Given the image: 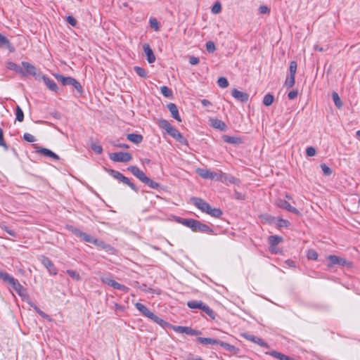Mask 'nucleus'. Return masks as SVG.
Instances as JSON below:
<instances>
[{
    "mask_svg": "<svg viewBox=\"0 0 360 360\" xmlns=\"http://www.w3.org/2000/svg\"><path fill=\"white\" fill-rule=\"evenodd\" d=\"M179 221L190 228L194 232L207 233L210 234H214V231L208 225L200 222L198 220L193 219H183L179 218Z\"/></svg>",
    "mask_w": 360,
    "mask_h": 360,
    "instance_id": "obj_1",
    "label": "nucleus"
},
{
    "mask_svg": "<svg viewBox=\"0 0 360 360\" xmlns=\"http://www.w3.org/2000/svg\"><path fill=\"white\" fill-rule=\"evenodd\" d=\"M54 77L57 80L60 81L63 85H71L80 95L83 93V89L81 84L75 79L71 77H65L59 74H55Z\"/></svg>",
    "mask_w": 360,
    "mask_h": 360,
    "instance_id": "obj_2",
    "label": "nucleus"
},
{
    "mask_svg": "<svg viewBox=\"0 0 360 360\" xmlns=\"http://www.w3.org/2000/svg\"><path fill=\"white\" fill-rule=\"evenodd\" d=\"M105 170L115 179L118 180L120 182H122L124 184L128 185L134 191H138V188L136 186V185L131 182L127 177L124 176L120 172L108 168H105Z\"/></svg>",
    "mask_w": 360,
    "mask_h": 360,
    "instance_id": "obj_3",
    "label": "nucleus"
},
{
    "mask_svg": "<svg viewBox=\"0 0 360 360\" xmlns=\"http://www.w3.org/2000/svg\"><path fill=\"white\" fill-rule=\"evenodd\" d=\"M100 279L103 283L113 288L114 289L120 290L125 292H127L129 290L128 287L117 283L113 280L110 275H102L101 276Z\"/></svg>",
    "mask_w": 360,
    "mask_h": 360,
    "instance_id": "obj_4",
    "label": "nucleus"
},
{
    "mask_svg": "<svg viewBox=\"0 0 360 360\" xmlns=\"http://www.w3.org/2000/svg\"><path fill=\"white\" fill-rule=\"evenodd\" d=\"M110 158L114 162H127L132 159V155L129 153L117 152L110 153Z\"/></svg>",
    "mask_w": 360,
    "mask_h": 360,
    "instance_id": "obj_5",
    "label": "nucleus"
},
{
    "mask_svg": "<svg viewBox=\"0 0 360 360\" xmlns=\"http://www.w3.org/2000/svg\"><path fill=\"white\" fill-rule=\"evenodd\" d=\"M275 204L279 208L286 210L288 212H290L295 214H300L299 210L297 208H295V207H292V205H290V204L285 200L278 198L276 200Z\"/></svg>",
    "mask_w": 360,
    "mask_h": 360,
    "instance_id": "obj_6",
    "label": "nucleus"
},
{
    "mask_svg": "<svg viewBox=\"0 0 360 360\" xmlns=\"http://www.w3.org/2000/svg\"><path fill=\"white\" fill-rule=\"evenodd\" d=\"M328 259L330 263V264H328V267H330L335 264L340 265L342 266H350L352 264L350 262L346 260L344 258L336 256V255H329Z\"/></svg>",
    "mask_w": 360,
    "mask_h": 360,
    "instance_id": "obj_7",
    "label": "nucleus"
},
{
    "mask_svg": "<svg viewBox=\"0 0 360 360\" xmlns=\"http://www.w3.org/2000/svg\"><path fill=\"white\" fill-rule=\"evenodd\" d=\"M173 329L175 332L178 333H185L186 335H199L201 334L200 330H194L191 328V327L188 326H173Z\"/></svg>",
    "mask_w": 360,
    "mask_h": 360,
    "instance_id": "obj_8",
    "label": "nucleus"
},
{
    "mask_svg": "<svg viewBox=\"0 0 360 360\" xmlns=\"http://www.w3.org/2000/svg\"><path fill=\"white\" fill-rule=\"evenodd\" d=\"M196 173L203 179H219L218 174L213 172L210 169L198 168Z\"/></svg>",
    "mask_w": 360,
    "mask_h": 360,
    "instance_id": "obj_9",
    "label": "nucleus"
},
{
    "mask_svg": "<svg viewBox=\"0 0 360 360\" xmlns=\"http://www.w3.org/2000/svg\"><path fill=\"white\" fill-rule=\"evenodd\" d=\"M191 201L195 206H196L199 210H200L203 212L207 213V212L210 209V205L202 198L193 197L191 198Z\"/></svg>",
    "mask_w": 360,
    "mask_h": 360,
    "instance_id": "obj_10",
    "label": "nucleus"
},
{
    "mask_svg": "<svg viewBox=\"0 0 360 360\" xmlns=\"http://www.w3.org/2000/svg\"><path fill=\"white\" fill-rule=\"evenodd\" d=\"M22 69L25 71L24 74H21L22 75L26 76L27 75H32L36 77L37 79H39L40 75L37 74V70L34 65L27 62L23 61L22 62Z\"/></svg>",
    "mask_w": 360,
    "mask_h": 360,
    "instance_id": "obj_11",
    "label": "nucleus"
},
{
    "mask_svg": "<svg viewBox=\"0 0 360 360\" xmlns=\"http://www.w3.org/2000/svg\"><path fill=\"white\" fill-rule=\"evenodd\" d=\"M33 146L36 149V152L37 153H39L41 155L46 156V157H50L56 160H59V156L58 155H56V153H54L51 150L46 148L39 147L35 144H34Z\"/></svg>",
    "mask_w": 360,
    "mask_h": 360,
    "instance_id": "obj_12",
    "label": "nucleus"
},
{
    "mask_svg": "<svg viewBox=\"0 0 360 360\" xmlns=\"http://www.w3.org/2000/svg\"><path fill=\"white\" fill-rule=\"evenodd\" d=\"M242 336L245 339L250 340L254 343H256L262 347H266V348L269 347V345L266 342H264L262 339H261L257 336H255L253 335L248 334V333H243Z\"/></svg>",
    "mask_w": 360,
    "mask_h": 360,
    "instance_id": "obj_13",
    "label": "nucleus"
},
{
    "mask_svg": "<svg viewBox=\"0 0 360 360\" xmlns=\"http://www.w3.org/2000/svg\"><path fill=\"white\" fill-rule=\"evenodd\" d=\"M127 169L142 182H143L147 177L145 173L136 166H129Z\"/></svg>",
    "mask_w": 360,
    "mask_h": 360,
    "instance_id": "obj_14",
    "label": "nucleus"
},
{
    "mask_svg": "<svg viewBox=\"0 0 360 360\" xmlns=\"http://www.w3.org/2000/svg\"><path fill=\"white\" fill-rule=\"evenodd\" d=\"M231 95L236 99L241 102H246L249 98V95L247 93L238 91L236 89L232 90Z\"/></svg>",
    "mask_w": 360,
    "mask_h": 360,
    "instance_id": "obj_15",
    "label": "nucleus"
},
{
    "mask_svg": "<svg viewBox=\"0 0 360 360\" xmlns=\"http://www.w3.org/2000/svg\"><path fill=\"white\" fill-rule=\"evenodd\" d=\"M167 109L170 112L172 117L178 122H181V117L179 114V110L176 104L170 103L167 104Z\"/></svg>",
    "mask_w": 360,
    "mask_h": 360,
    "instance_id": "obj_16",
    "label": "nucleus"
},
{
    "mask_svg": "<svg viewBox=\"0 0 360 360\" xmlns=\"http://www.w3.org/2000/svg\"><path fill=\"white\" fill-rule=\"evenodd\" d=\"M42 264L49 270L51 274H56V269L52 262L46 257L42 256L41 259Z\"/></svg>",
    "mask_w": 360,
    "mask_h": 360,
    "instance_id": "obj_17",
    "label": "nucleus"
},
{
    "mask_svg": "<svg viewBox=\"0 0 360 360\" xmlns=\"http://www.w3.org/2000/svg\"><path fill=\"white\" fill-rule=\"evenodd\" d=\"M167 133L181 143L185 141L182 134L173 126Z\"/></svg>",
    "mask_w": 360,
    "mask_h": 360,
    "instance_id": "obj_18",
    "label": "nucleus"
},
{
    "mask_svg": "<svg viewBox=\"0 0 360 360\" xmlns=\"http://www.w3.org/2000/svg\"><path fill=\"white\" fill-rule=\"evenodd\" d=\"M143 51L147 56V60L149 63H153L155 60V56L149 44H145L143 46Z\"/></svg>",
    "mask_w": 360,
    "mask_h": 360,
    "instance_id": "obj_19",
    "label": "nucleus"
},
{
    "mask_svg": "<svg viewBox=\"0 0 360 360\" xmlns=\"http://www.w3.org/2000/svg\"><path fill=\"white\" fill-rule=\"evenodd\" d=\"M210 124L212 127L219 129L220 131H225L226 129V124L221 120L217 118L210 119Z\"/></svg>",
    "mask_w": 360,
    "mask_h": 360,
    "instance_id": "obj_20",
    "label": "nucleus"
},
{
    "mask_svg": "<svg viewBox=\"0 0 360 360\" xmlns=\"http://www.w3.org/2000/svg\"><path fill=\"white\" fill-rule=\"evenodd\" d=\"M0 48L1 49L6 48L11 52H13L15 50L13 46L11 45V42L9 41V40L5 36L1 34V33H0Z\"/></svg>",
    "mask_w": 360,
    "mask_h": 360,
    "instance_id": "obj_21",
    "label": "nucleus"
},
{
    "mask_svg": "<svg viewBox=\"0 0 360 360\" xmlns=\"http://www.w3.org/2000/svg\"><path fill=\"white\" fill-rule=\"evenodd\" d=\"M135 307L142 314V315H143L144 316H146L148 319L153 314V312L150 311L145 305H143L141 303L136 302L135 304Z\"/></svg>",
    "mask_w": 360,
    "mask_h": 360,
    "instance_id": "obj_22",
    "label": "nucleus"
},
{
    "mask_svg": "<svg viewBox=\"0 0 360 360\" xmlns=\"http://www.w3.org/2000/svg\"><path fill=\"white\" fill-rule=\"evenodd\" d=\"M6 66L8 69L11 70H13L14 72L19 73V74H24L25 71L22 69V67L19 66L16 63L12 62V61H7L6 63Z\"/></svg>",
    "mask_w": 360,
    "mask_h": 360,
    "instance_id": "obj_23",
    "label": "nucleus"
},
{
    "mask_svg": "<svg viewBox=\"0 0 360 360\" xmlns=\"http://www.w3.org/2000/svg\"><path fill=\"white\" fill-rule=\"evenodd\" d=\"M94 244L96 246H97L98 248L105 250L106 252H112L114 250L111 245L106 244L103 240H100L96 238Z\"/></svg>",
    "mask_w": 360,
    "mask_h": 360,
    "instance_id": "obj_24",
    "label": "nucleus"
},
{
    "mask_svg": "<svg viewBox=\"0 0 360 360\" xmlns=\"http://www.w3.org/2000/svg\"><path fill=\"white\" fill-rule=\"evenodd\" d=\"M41 78L50 90L55 92L57 91L58 86L54 82V81L51 80L50 78L45 75H41Z\"/></svg>",
    "mask_w": 360,
    "mask_h": 360,
    "instance_id": "obj_25",
    "label": "nucleus"
},
{
    "mask_svg": "<svg viewBox=\"0 0 360 360\" xmlns=\"http://www.w3.org/2000/svg\"><path fill=\"white\" fill-rule=\"evenodd\" d=\"M282 238L278 236H270L269 237V243L270 244V248L271 252H274V248L280 242H281Z\"/></svg>",
    "mask_w": 360,
    "mask_h": 360,
    "instance_id": "obj_26",
    "label": "nucleus"
},
{
    "mask_svg": "<svg viewBox=\"0 0 360 360\" xmlns=\"http://www.w3.org/2000/svg\"><path fill=\"white\" fill-rule=\"evenodd\" d=\"M13 289L17 292V293L20 296H23L24 292H25V289L24 287L18 282V280H14V281L11 284Z\"/></svg>",
    "mask_w": 360,
    "mask_h": 360,
    "instance_id": "obj_27",
    "label": "nucleus"
},
{
    "mask_svg": "<svg viewBox=\"0 0 360 360\" xmlns=\"http://www.w3.org/2000/svg\"><path fill=\"white\" fill-rule=\"evenodd\" d=\"M127 139L129 141L136 144H139L143 141V136L138 134H128L127 135Z\"/></svg>",
    "mask_w": 360,
    "mask_h": 360,
    "instance_id": "obj_28",
    "label": "nucleus"
},
{
    "mask_svg": "<svg viewBox=\"0 0 360 360\" xmlns=\"http://www.w3.org/2000/svg\"><path fill=\"white\" fill-rule=\"evenodd\" d=\"M223 139L226 143L231 144H240L242 143V140L238 136H231L225 135L223 136Z\"/></svg>",
    "mask_w": 360,
    "mask_h": 360,
    "instance_id": "obj_29",
    "label": "nucleus"
},
{
    "mask_svg": "<svg viewBox=\"0 0 360 360\" xmlns=\"http://www.w3.org/2000/svg\"><path fill=\"white\" fill-rule=\"evenodd\" d=\"M198 341L201 343L202 345H218V340L210 338H202L198 337L197 338Z\"/></svg>",
    "mask_w": 360,
    "mask_h": 360,
    "instance_id": "obj_30",
    "label": "nucleus"
},
{
    "mask_svg": "<svg viewBox=\"0 0 360 360\" xmlns=\"http://www.w3.org/2000/svg\"><path fill=\"white\" fill-rule=\"evenodd\" d=\"M269 355L278 359L280 360H293L290 356H286L281 352H276V351H271L268 353Z\"/></svg>",
    "mask_w": 360,
    "mask_h": 360,
    "instance_id": "obj_31",
    "label": "nucleus"
},
{
    "mask_svg": "<svg viewBox=\"0 0 360 360\" xmlns=\"http://www.w3.org/2000/svg\"><path fill=\"white\" fill-rule=\"evenodd\" d=\"M149 319H151L155 323L160 325V326H162V328H165V327L169 326V323L167 322H166L161 318L158 317V316L155 315L153 313Z\"/></svg>",
    "mask_w": 360,
    "mask_h": 360,
    "instance_id": "obj_32",
    "label": "nucleus"
},
{
    "mask_svg": "<svg viewBox=\"0 0 360 360\" xmlns=\"http://www.w3.org/2000/svg\"><path fill=\"white\" fill-rule=\"evenodd\" d=\"M218 345H219L221 347H223L224 349H225L226 350L230 352H232V353H236V351L238 350L235 346L233 345H231L230 344H228L226 342H222V341H220L219 340L218 341Z\"/></svg>",
    "mask_w": 360,
    "mask_h": 360,
    "instance_id": "obj_33",
    "label": "nucleus"
},
{
    "mask_svg": "<svg viewBox=\"0 0 360 360\" xmlns=\"http://www.w3.org/2000/svg\"><path fill=\"white\" fill-rule=\"evenodd\" d=\"M204 303L202 301L191 300L187 302V306L190 309H202Z\"/></svg>",
    "mask_w": 360,
    "mask_h": 360,
    "instance_id": "obj_34",
    "label": "nucleus"
},
{
    "mask_svg": "<svg viewBox=\"0 0 360 360\" xmlns=\"http://www.w3.org/2000/svg\"><path fill=\"white\" fill-rule=\"evenodd\" d=\"M0 278L3 281L8 283L9 284H11L15 280V278L10 276L8 273L1 271H0Z\"/></svg>",
    "mask_w": 360,
    "mask_h": 360,
    "instance_id": "obj_35",
    "label": "nucleus"
},
{
    "mask_svg": "<svg viewBox=\"0 0 360 360\" xmlns=\"http://www.w3.org/2000/svg\"><path fill=\"white\" fill-rule=\"evenodd\" d=\"M158 126L165 129L167 132L172 127V125L167 120L164 119L158 120Z\"/></svg>",
    "mask_w": 360,
    "mask_h": 360,
    "instance_id": "obj_36",
    "label": "nucleus"
},
{
    "mask_svg": "<svg viewBox=\"0 0 360 360\" xmlns=\"http://www.w3.org/2000/svg\"><path fill=\"white\" fill-rule=\"evenodd\" d=\"M207 214L211 215L212 217L219 218L222 215V212L220 209L212 208L210 206V209L207 212Z\"/></svg>",
    "mask_w": 360,
    "mask_h": 360,
    "instance_id": "obj_37",
    "label": "nucleus"
},
{
    "mask_svg": "<svg viewBox=\"0 0 360 360\" xmlns=\"http://www.w3.org/2000/svg\"><path fill=\"white\" fill-rule=\"evenodd\" d=\"M201 310L207 314L212 319H214L216 314L214 311L207 304H204Z\"/></svg>",
    "mask_w": 360,
    "mask_h": 360,
    "instance_id": "obj_38",
    "label": "nucleus"
},
{
    "mask_svg": "<svg viewBox=\"0 0 360 360\" xmlns=\"http://www.w3.org/2000/svg\"><path fill=\"white\" fill-rule=\"evenodd\" d=\"M332 98H333V101L337 108H340L342 107V105H343L342 101H341V99L337 92H335V91L333 92Z\"/></svg>",
    "mask_w": 360,
    "mask_h": 360,
    "instance_id": "obj_39",
    "label": "nucleus"
},
{
    "mask_svg": "<svg viewBox=\"0 0 360 360\" xmlns=\"http://www.w3.org/2000/svg\"><path fill=\"white\" fill-rule=\"evenodd\" d=\"M274 101V97L271 94H267L264 96L263 98V104L266 106L271 105Z\"/></svg>",
    "mask_w": 360,
    "mask_h": 360,
    "instance_id": "obj_40",
    "label": "nucleus"
},
{
    "mask_svg": "<svg viewBox=\"0 0 360 360\" xmlns=\"http://www.w3.org/2000/svg\"><path fill=\"white\" fill-rule=\"evenodd\" d=\"M144 184L148 185L150 188L157 189L159 188V184L149 179L148 176L143 181Z\"/></svg>",
    "mask_w": 360,
    "mask_h": 360,
    "instance_id": "obj_41",
    "label": "nucleus"
},
{
    "mask_svg": "<svg viewBox=\"0 0 360 360\" xmlns=\"http://www.w3.org/2000/svg\"><path fill=\"white\" fill-rule=\"evenodd\" d=\"M295 77L294 75H290V76L287 77L285 81V86H287L288 88H291L294 86L295 84Z\"/></svg>",
    "mask_w": 360,
    "mask_h": 360,
    "instance_id": "obj_42",
    "label": "nucleus"
},
{
    "mask_svg": "<svg viewBox=\"0 0 360 360\" xmlns=\"http://www.w3.org/2000/svg\"><path fill=\"white\" fill-rule=\"evenodd\" d=\"M160 91L162 94L167 98L171 97L172 96V90L166 86H161Z\"/></svg>",
    "mask_w": 360,
    "mask_h": 360,
    "instance_id": "obj_43",
    "label": "nucleus"
},
{
    "mask_svg": "<svg viewBox=\"0 0 360 360\" xmlns=\"http://www.w3.org/2000/svg\"><path fill=\"white\" fill-rule=\"evenodd\" d=\"M134 69L136 73L141 77L146 78L147 77V72L143 68L139 66H135Z\"/></svg>",
    "mask_w": 360,
    "mask_h": 360,
    "instance_id": "obj_44",
    "label": "nucleus"
},
{
    "mask_svg": "<svg viewBox=\"0 0 360 360\" xmlns=\"http://www.w3.org/2000/svg\"><path fill=\"white\" fill-rule=\"evenodd\" d=\"M211 11L214 14H218L221 11V4L219 1H216L211 8Z\"/></svg>",
    "mask_w": 360,
    "mask_h": 360,
    "instance_id": "obj_45",
    "label": "nucleus"
},
{
    "mask_svg": "<svg viewBox=\"0 0 360 360\" xmlns=\"http://www.w3.org/2000/svg\"><path fill=\"white\" fill-rule=\"evenodd\" d=\"M68 230H70L73 234H75L76 236L82 238L84 232L80 231L79 229L72 226H68Z\"/></svg>",
    "mask_w": 360,
    "mask_h": 360,
    "instance_id": "obj_46",
    "label": "nucleus"
},
{
    "mask_svg": "<svg viewBox=\"0 0 360 360\" xmlns=\"http://www.w3.org/2000/svg\"><path fill=\"white\" fill-rule=\"evenodd\" d=\"M15 116H16V120H18V122H21L23 121L24 113H23V111L22 110V109L20 108V107H19V106H17V108H16Z\"/></svg>",
    "mask_w": 360,
    "mask_h": 360,
    "instance_id": "obj_47",
    "label": "nucleus"
},
{
    "mask_svg": "<svg viewBox=\"0 0 360 360\" xmlns=\"http://www.w3.org/2000/svg\"><path fill=\"white\" fill-rule=\"evenodd\" d=\"M297 68V62L295 60L291 61L290 63V66H289L290 75L295 76Z\"/></svg>",
    "mask_w": 360,
    "mask_h": 360,
    "instance_id": "obj_48",
    "label": "nucleus"
},
{
    "mask_svg": "<svg viewBox=\"0 0 360 360\" xmlns=\"http://www.w3.org/2000/svg\"><path fill=\"white\" fill-rule=\"evenodd\" d=\"M217 84L221 88H226L229 86V82L226 78L221 77L217 80Z\"/></svg>",
    "mask_w": 360,
    "mask_h": 360,
    "instance_id": "obj_49",
    "label": "nucleus"
},
{
    "mask_svg": "<svg viewBox=\"0 0 360 360\" xmlns=\"http://www.w3.org/2000/svg\"><path fill=\"white\" fill-rule=\"evenodd\" d=\"M66 272L71 278H74L75 280L79 281L80 279V276L76 271L68 269Z\"/></svg>",
    "mask_w": 360,
    "mask_h": 360,
    "instance_id": "obj_50",
    "label": "nucleus"
},
{
    "mask_svg": "<svg viewBox=\"0 0 360 360\" xmlns=\"http://www.w3.org/2000/svg\"><path fill=\"white\" fill-rule=\"evenodd\" d=\"M0 146L3 147L5 150H8V147L4 141V131L1 128H0Z\"/></svg>",
    "mask_w": 360,
    "mask_h": 360,
    "instance_id": "obj_51",
    "label": "nucleus"
},
{
    "mask_svg": "<svg viewBox=\"0 0 360 360\" xmlns=\"http://www.w3.org/2000/svg\"><path fill=\"white\" fill-rule=\"evenodd\" d=\"M30 305L34 309V310L43 318L48 319L49 316L45 314L44 311L40 310L35 304H34L32 302H29Z\"/></svg>",
    "mask_w": 360,
    "mask_h": 360,
    "instance_id": "obj_52",
    "label": "nucleus"
},
{
    "mask_svg": "<svg viewBox=\"0 0 360 360\" xmlns=\"http://www.w3.org/2000/svg\"><path fill=\"white\" fill-rule=\"evenodd\" d=\"M321 168L324 175L329 176L332 174V169L329 167H328L326 164H324V163L321 164Z\"/></svg>",
    "mask_w": 360,
    "mask_h": 360,
    "instance_id": "obj_53",
    "label": "nucleus"
},
{
    "mask_svg": "<svg viewBox=\"0 0 360 360\" xmlns=\"http://www.w3.org/2000/svg\"><path fill=\"white\" fill-rule=\"evenodd\" d=\"M307 256L309 259L316 260L318 258V253L314 250H309Z\"/></svg>",
    "mask_w": 360,
    "mask_h": 360,
    "instance_id": "obj_54",
    "label": "nucleus"
},
{
    "mask_svg": "<svg viewBox=\"0 0 360 360\" xmlns=\"http://www.w3.org/2000/svg\"><path fill=\"white\" fill-rule=\"evenodd\" d=\"M150 25L152 28H153L155 31H158L160 28L159 22L155 18H150L149 20Z\"/></svg>",
    "mask_w": 360,
    "mask_h": 360,
    "instance_id": "obj_55",
    "label": "nucleus"
},
{
    "mask_svg": "<svg viewBox=\"0 0 360 360\" xmlns=\"http://www.w3.org/2000/svg\"><path fill=\"white\" fill-rule=\"evenodd\" d=\"M23 139L27 142L33 143L36 141L35 137L29 133H25L23 135Z\"/></svg>",
    "mask_w": 360,
    "mask_h": 360,
    "instance_id": "obj_56",
    "label": "nucleus"
},
{
    "mask_svg": "<svg viewBox=\"0 0 360 360\" xmlns=\"http://www.w3.org/2000/svg\"><path fill=\"white\" fill-rule=\"evenodd\" d=\"M0 227H1V229L5 231L6 232H7L11 236H13V237L16 236L15 232L14 231L11 230V229H10L9 228H8L5 224H0Z\"/></svg>",
    "mask_w": 360,
    "mask_h": 360,
    "instance_id": "obj_57",
    "label": "nucleus"
},
{
    "mask_svg": "<svg viewBox=\"0 0 360 360\" xmlns=\"http://www.w3.org/2000/svg\"><path fill=\"white\" fill-rule=\"evenodd\" d=\"M82 238L84 241H86L87 243H93V244L96 240V238H94V237H92L91 236H90L86 233H84Z\"/></svg>",
    "mask_w": 360,
    "mask_h": 360,
    "instance_id": "obj_58",
    "label": "nucleus"
},
{
    "mask_svg": "<svg viewBox=\"0 0 360 360\" xmlns=\"http://www.w3.org/2000/svg\"><path fill=\"white\" fill-rule=\"evenodd\" d=\"M206 49L209 53H212L215 51L216 47L212 41H208L206 43Z\"/></svg>",
    "mask_w": 360,
    "mask_h": 360,
    "instance_id": "obj_59",
    "label": "nucleus"
},
{
    "mask_svg": "<svg viewBox=\"0 0 360 360\" xmlns=\"http://www.w3.org/2000/svg\"><path fill=\"white\" fill-rule=\"evenodd\" d=\"M91 149L97 154H101L103 152L102 146L96 143L91 145Z\"/></svg>",
    "mask_w": 360,
    "mask_h": 360,
    "instance_id": "obj_60",
    "label": "nucleus"
},
{
    "mask_svg": "<svg viewBox=\"0 0 360 360\" xmlns=\"http://www.w3.org/2000/svg\"><path fill=\"white\" fill-rule=\"evenodd\" d=\"M67 22L72 27H75L77 24V20L73 16L71 15H68L67 17Z\"/></svg>",
    "mask_w": 360,
    "mask_h": 360,
    "instance_id": "obj_61",
    "label": "nucleus"
},
{
    "mask_svg": "<svg viewBox=\"0 0 360 360\" xmlns=\"http://www.w3.org/2000/svg\"><path fill=\"white\" fill-rule=\"evenodd\" d=\"M259 12L261 14H269L270 13V9L266 6L262 5L259 7Z\"/></svg>",
    "mask_w": 360,
    "mask_h": 360,
    "instance_id": "obj_62",
    "label": "nucleus"
},
{
    "mask_svg": "<svg viewBox=\"0 0 360 360\" xmlns=\"http://www.w3.org/2000/svg\"><path fill=\"white\" fill-rule=\"evenodd\" d=\"M306 153L309 157L314 156L316 154V150L314 147H308L306 149Z\"/></svg>",
    "mask_w": 360,
    "mask_h": 360,
    "instance_id": "obj_63",
    "label": "nucleus"
},
{
    "mask_svg": "<svg viewBox=\"0 0 360 360\" xmlns=\"http://www.w3.org/2000/svg\"><path fill=\"white\" fill-rule=\"evenodd\" d=\"M290 224L289 221L288 220H285V219H280L278 220V226H280V227H282V226H288Z\"/></svg>",
    "mask_w": 360,
    "mask_h": 360,
    "instance_id": "obj_64",
    "label": "nucleus"
}]
</instances>
